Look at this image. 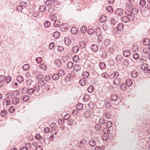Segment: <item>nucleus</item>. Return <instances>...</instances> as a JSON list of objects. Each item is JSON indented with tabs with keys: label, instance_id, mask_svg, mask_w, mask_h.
<instances>
[{
	"label": "nucleus",
	"instance_id": "obj_1",
	"mask_svg": "<svg viewBox=\"0 0 150 150\" xmlns=\"http://www.w3.org/2000/svg\"><path fill=\"white\" fill-rule=\"evenodd\" d=\"M139 11L138 8H133L131 9H126L125 13L127 16H130L133 18L134 17V15L137 14Z\"/></svg>",
	"mask_w": 150,
	"mask_h": 150
},
{
	"label": "nucleus",
	"instance_id": "obj_2",
	"mask_svg": "<svg viewBox=\"0 0 150 150\" xmlns=\"http://www.w3.org/2000/svg\"><path fill=\"white\" fill-rule=\"evenodd\" d=\"M132 18L130 16H123L121 18V21L124 23L128 22L129 20H131Z\"/></svg>",
	"mask_w": 150,
	"mask_h": 150
},
{
	"label": "nucleus",
	"instance_id": "obj_3",
	"mask_svg": "<svg viewBox=\"0 0 150 150\" xmlns=\"http://www.w3.org/2000/svg\"><path fill=\"white\" fill-rule=\"evenodd\" d=\"M116 15L120 16L122 15L123 13V10L121 8H117L115 11Z\"/></svg>",
	"mask_w": 150,
	"mask_h": 150
},
{
	"label": "nucleus",
	"instance_id": "obj_4",
	"mask_svg": "<svg viewBox=\"0 0 150 150\" xmlns=\"http://www.w3.org/2000/svg\"><path fill=\"white\" fill-rule=\"evenodd\" d=\"M119 75V73L118 72H115L110 75L109 76V77L110 79H112L114 78L117 77Z\"/></svg>",
	"mask_w": 150,
	"mask_h": 150
},
{
	"label": "nucleus",
	"instance_id": "obj_5",
	"mask_svg": "<svg viewBox=\"0 0 150 150\" xmlns=\"http://www.w3.org/2000/svg\"><path fill=\"white\" fill-rule=\"evenodd\" d=\"M81 66L79 64H76L74 66L73 68V70L75 71H78L81 69Z\"/></svg>",
	"mask_w": 150,
	"mask_h": 150
},
{
	"label": "nucleus",
	"instance_id": "obj_6",
	"mask_svg": "<svg viewBox=\"0 0 150 150\" xmlns=\"http://www.w3.org/2000/svg\"><path fill=\"white\" fill-rule=\"evenodd\" d=\"M84 115L86 117H90L91 116L92 113L90 110H87L84 112Z\"/></svg>",
	"mask_w": 150,
	"mask_h": 150
},
{
	"label": "nucleus",
	"instance_id": "obj_7",
	"mask_svg": "<svg viewBox=\"0 0 150 150\" xmlns=\"http://www.w3.org/2000/svg\"><path fill=\"white\" fill-rule=\"evenodd\" d=\"M55 65L58 67H60L61 65L62 62L59 59H57L54 61Z\"/></svg>",
	"mask_w": 150,
	"mask_h": 150
},
{
	"label": "nucleus",
	"instance_id": "obj_8",
	"mask_svg": "<svg viewBox=\"0 0 150 150\" xmlns=\"http://www.w3.org/2000/svg\"><path fill=\"white\" fill-rule=\"evenodd\" d=\"M130 52L128 50H126L124 51L123 54L126 57H129L130 54Z\"/></svg>",
	"mask_w": 150,
	"mask_h": 150
},
{
	"label": "nucleus",
	"instance_id": "obj_9",
	"mask_svg": "<svg viewBox=\"0 0 150 150\" xmlns=\"http://www.w3.org/2000/svg\"><path fill=\"white\" fill-rule=\"evenodd\" d=\"M5 80L4 77H3V75L0 76V87H2L4 84V81Z\"/></svg>",
	"mask_w": 150,
	"mask_h": 150
},
{
	"label": "nucleus",
	"instance_id": "obj_10",
	"mask_svg": "<svg viewBox=\"0 0 150 150\" xmlns=\"http://www.w3.org/2000/svg\"><path fill=\"white\" fill-rule=\"evenodd\" d=\"M138 73L137 71L135 70L132 71L131 73V76L133 78H136L138 76Z\"/></svg>",
	"mask_w": 150,
	"mask_h": 150
},
{
	"label": "nucleus",
	"instance_id": "obj_11",
	"mask_svg": "<svg viewBox=\"0 0 150 150\" xmlns=\"http://www.w3.org/2000/svg\"><path fill=\"white\" fill-rule=\"evenodd\" d=\"M64 42L66 45H69L71 43V41L69 38L66 37L64 39Z\"/></svg>",
	"mask_w": 150,
	"mask_h": 150
},
{
	"label": "nucleus",
	"instance_id": "obj_12",
	"mask_svg": "<svg viewBox=\"0 0 150 150\" xmlns=\"http://www.w3.org/2000/svg\"><path fill=\"white\" fill-rule=\"evenodd\" d=\"M100 21L102 23H104L107 20V17L103 15L100 18Z\"/></svg>",
	"mask_w": 150,
	"mask_h": 150
},
{
	"label": "nucleus",
	"instance_id": "obj_13",
	"mask_svg": "<svg viewBox=\"0 0 150 150\" xmlns=\"http://www.w3.org/2000/svg\"><path fill=\"white\" fill-rule=\"evenodd\" d=\"M45 83L43 80L39 81L38 83V86L40 88L43 87L45 85Z\"/></svg>",
	"mask_w": 150,
	"mask_h": 150
},
{
	"label": "nucleus",
	"instance_id": "obj_14",
	"mask_svg": "<svg viewBox=\"0 0 150 150\" xmlns=\"http://www.w3.org/2000/svg\"><path fill=\"white\" fill-rule=\"evenodd\" d=\"M79 84L81 86H85L86 83V81L84 79H81L79 80Z\"/></svg>",
	"mask_w": 150,
	"mask_h": 150
},
{
	"label": "nucleus",
	"instance_id": "obj_15",
	"mask_svg": "<svg viewBox=\"0 0 150 150\" xmlns=\"http://www.w3.org/2000/svg\"><path fill=\"white\" fill-rule=\"evenodd\" d=\"M79 50V47L77 46H75L74 47L72 50V52L74 53H77Z\"/></svg>",
	"mask_w": 150,
	"mask_h": 150
},
{
	"label": "nucleus",
	"instance_id": "obj_16",
	"mask_svg": "<svg viewBox=\"0 0 150 150\" xmlns=\"http://www.w3.org/2000/svg\"><path fill=\"white\" fill-rule=\"evenodd\" d=\"M19 101V98L17 97H14L12 100L13 103L14 105H16L18 104Z\"/></svg>",
	"mask_w": 150,
	"mask_h": 150
},
{
	"label": "nucleus",
	"instance_id": "obj_17",
	"mask_svg": "<svg viewBox=\"0 0 150 150\" xmlns=\"http://www.w3.org/2000/svg\"><path fill=\"white\" fill-rule=\"evenodd\" d=\"M71 31L72 33L76 34L77 32V28L75 27H72L71 29Z\"/></svg>",
	"mask_w": 150,
	"mask_h": 150
},
{
	"label": "nucleus",
	"instance_id": "obj_18",
	"mask_svg": "<svg viewBox=\"0 0 150 150\" xmlns=\"http://www.w3.org/2000/svg\"><path fill=\"white\" fill-rule=\"evenodd\" d=\"M96 142L94 139L91 140L89 142V144L92 147L95 146L96 145Z\"/></svg>",
	"mask_w": 150,
	"mask_h": 150
},
{
	"label": "nucleus",
	"instance_id": "obj_19",
	"mask_svg": "<svg viewBox=\"0 0 150 150\" xmlns=\"http://www.w3.org/2000/svg\"><path fill=\"white\" fill-rule=\"evenodd\" d=\"M17 80L18 82L21 83L23 81L24 79L22 76H19L17 77Z\"/></svg>",
	"mask_w": 150,
	"mask_h": 150
},
{
	"label": "nucleus",
	"instance_id": "obj_20",
	"mask_svg": "<svg viewBox=\"0 0 150 150\" xmlns=\"http://www.w3.org/2000/svg\"><path fill=\"white\" fill-rule=\"evenodd\" d=\"M67 66L68 68L69 69H71L74 66L73 62H68Z\"/></svg>",
	"mask_w": 150,
	"mask_h": 150
},
{
	"label": "nucleus",
	"instance_id": "obj_21",
	"mask_svg": "<svg viewBox=\"0 0 150 150\" xmlns=\"http://www.w3.org/2000/svg\"><path fill=\"white\" fill-rule=\"evenodd\" d=\"M46 7L45 6H41L39 8V11L40 12H44L46 11Z\"/></svg>",
	"mask_w": 150,
	"mask_h": 150
},
{
	"label": "nucleus",
	"instance_id": "obj_22",
	"mask_svg": "<svg viewBox=\"0 0 150 150\" xmlns=\"http://www.w3.org/2000/svg\"><path fill=\"white\" fill-rule=\"evenodd\" d=\"M91 49L93 51L96 52L98 50V46L96 44L93 45L91 47Z\"/></svg>",
	"mask_w": 150,
	"mask_h": 150
},
{
	"label": "nucleus",
	"instance_id": "obj_23",
	"mask_svg": "<svg viewBox=\"0 0 150 150\" xmlns=\"http://www.w3.org/2000/svg\"><path fill=\"white\" fill-rule=\"evenodd\" d=\"M96 33L98 36H101L102 34V32L100 28H96Z\"/></svg>",
	"mask_w": 150,
	"mask_h": 150
},
{
	"label": "nucleus",
	"instance_id": "obj_24",
	"mask_svg": "<svg viewBox=\"0 0 150 150\" xmlns=\"http://www.w3.org/2000/svg\"><path fill=\"white\" fill-rule=\"evenodd\" d=\"M132 81L130 79H127L126 81V84L128 86H130L132 84Z\"/></svg>",
	"mask_w": 150,
	"mask_h": 150
},
{
	"label": "nucleus",
	"instance_id": "obj_25",
	"mask_svg": "<svg viewBox=\"0 0 150 150\" xmlns=\"http://www.w3.org/2000/svg\"><path fill=\"white\" fill-rule=\"evenodd\" d=\"M89 75V73L88 71L84 72L82 74V76L83 79H86L88 77Z\"/></svg>",
	"mask_w": 150,
	"mask_h": 150
},
{
	"label": "nucleus",
	"instance_id": "obj_26",
	"mask_svg": "<svg viewBox=\"0 0 150 150\" xmlns=\"http://www.w3.org/2000/svg\"><path fill=\"white\" fill-rule=\"evenodd\" d=\"M100 53L101 57L103 58H105L107 57V54L106 52L105 51H101Z\"/></svg>",
	"mask_w": 150,
	"mask_h": 150
},
{
	"label": "nucleus",
	"instance_id": "obj_27",
	"mask_svg": "<svg viewBox=\"0 0 150 150\" xmlns=\"http://www.w3.org/2000/svg\"><path fill=\"white\" fill-rule=\"evenodd\" d=\"M52 85H53V84L47 85L45 87V90L46 91H49L51 89V86Z\"/></svg>",
	"mask_w": 150,
	"mask_h": 150
},
{
	"label": "nucleus",
	"instance_id": "obj_28",
	"mask_svg": "<svg viewBox=\"0 0 150 150\" xmlns=\"http://www.w3.org/2000/svg\"><path fill=\"white\" fill-rule=\"evenodd\" d=\"M148 67L147 65L146 64L144 63L141 66V69L144 71H145L146 69H147Z\"/></svg>",
	"mask_w": 150,
	"mask_h": 150
},
{
	"label": "nucleus",
	"instance_id": "obj_29",
	"mask_svg": "<svg viewBox=\"0 0 150 150\" xmlns=\"http://www.w3.org/2000/svg\"><path fill=\"white\" fill-rule=\"evenodd\" d=\"M51 24L50 22L48 21H46L44 22V25L46 28H48L50 27Z\"/></svg>",
	"mask_w": 150,
	"mask_h": 150
},
{
	"label": "nucleus",
	"instance_id": "obj_30",
	"mask_svg": "<svg viewBox=\"0 0 150 150\" xmlns=\"http://www.w3.org/2000/svg\"><path fill=\"white\" fill-rule=\"evenodd\" d=\"M149 42V40L148 38H146L143 39V43L145 45H147Z\"/></svg>",
	"mask_w": 150,
	"mask_h": 150
},
{
	"label": "nucleus",
	"instance_id": "obj_31",
	"mask_svg": "<svg viewBox=\"0 0 150 150\" xmlns=\"http://www.w3.org/2000/svg\"><path fill=\"white\" fill-rule=\"evenodd\" d=\"M59 34L60 33L59 32L56 31L54 33L53 36L54 38L56 39L59 36Z\"/></svg>",
	"mask_w": 150,
	"mask_h": 150
},
{
	"label": "nucleus",
	"instance_id": "obj_32",
	"mask_svg": "<svg viewBox=\"0 0 150 150\" xmlns=\"http://www.w3.org/2000/svg\"><path fill=\"white\" fill-rule=\"evenodd\" d=\"M120 83V81L119 79L116 78L114 80L113 83L116 85H118Z\"/></svg>",
	"mask_w": 150,
	"mask_h": 150
},
{
	"label": "nucleus",
	"instance_id": "obj_33",
	"mask_svg": "<svg viewBox=\"0 0 150 150\" xmlns=\"http://www.w3.org/2000/svg\"><path fill=\"white\" fill-rule=\"evenodd\" d=\"M7 111L5 110H2L0 113L1 116L2 117H5L7 114Z\"/></svg>",
	"mask_w": 150,
	"mask_h": 150
},
{
	"label": "nucleus",
	"instance_id": "obj_34",
	"mask_svg": "<svg viewBox=\"0 0 150 150\" xmlns=\"http://www.w3.org/2000/svg\"><path fill=\"white\" fill-rule=\"evenodd\" d=\"M83 105L81 103L78 104L76 106V108L79 110H81L83 109Z\"/></svg>",
	"mask_w": 150,
	"mask_h": 150
},
{
	"label": "nucleus",
	"instance_id": "obj_35",
	"mask_svg": "<svg viewBox=\"0 0 150 150\" xmlns=\"http://www.w3.org/2000/svg\"><path fill=\"white\" fill-rule=\"evenodd\" d=\"M110 44V41L109 39H106L104 42V44L106 46H108Z\"/></svg>",
	"mask_w": 150,
	"mask_h": 150
},
{
	"label": "nucleus",
	"instance_id": "obj_36",
	"mask_svg": "<svg viewBox=\"0 0 150 150\" xmlns=\"http://www.w3.org/2000/svg\"><path fill=\"white\" fill-rule=\"evenodd\" d=\"M99 66L100 68L102 69H104L105 68V64L103 62H100L99 63Z\"/></svg>",
	"mask_w": 150,
	"mask_h": 150
},
{
	"label": "nucleus",
	"instance_id": "obj_37",
	"mask_svg": "<svg viewBox=\"0 0 150 150\" xmlns=\"http://www.w3.org/2000/svg\"><path fill=\"white\" fill-rule=\"evenodd\" d=\"M123 28V25L122 23H119L117 26V29L119 30H122Z\"/></svg>",
	"mask_w": 150,
	"mask_h": 150
},
{
	"label": "nucleus",
	"instance_id": "obj_38",
	"mask_svg": "<svg viewBox=\"0 0 150 150\" xmlns=\"http://www.w3.org/2000/svg\"><path fill=\"white\" fill-rule=\"evenodd\" d=\"M12 80V78L11 76H7L6 78L5 79V81L6 83H8L10 82Z\"/></svg>",
	"mask_w": 150,
	"mask_h": 150
},
{
	"label": "nucleus",
	"instance_id": "obj_39",
	"mask_svg": "<svg viewBox=\"0 0 150 150\" xmlns=\"http://www.w3.org/2000/svg\"><path fill=\"white\" fill-rule=\"evenodd\" d=\"M117 99V96L116 95H113L111 96V99L112 101H115Z\"/></svg>",
	"mask_w": 150,
	"mask_h": 150
},
{
	"label": "nucleus",
	"instance_id": "obj_40",
	"mask_svg": "<svg viewBox=\"0 0 150 150\" xmlns=\"http://www.w3.org/2000/svg\"><path fill=\"white\" fill-rule=\"evenodd\" d=\"M126 6L127 8V9H132L133 7V4H132L130 3H127L126 4Z\"/></svg>",
	"mask_w": 150,
	"mask_h": 150
},
{
	"label": "nucleus",
	"instance_id": "obj_41",
	"mask_svg": "<svg viewBox=\"0 0 150 150\" xmlns=\"http://www.w3.org/2000/svg\"><path fill=\"white\" fill-rule=\"evenodd\" d=\"M22 68L25 71L27 70L29 68V65L28 64H25L23 66Z\"/></svg>",
	"mask_w": 150,
	"mask_h": 150
},
{
	"label": "nucleus",
	"instance_id": "obj_42",
	"mask_svg": "<svg viewBox=\"0 0 150 150\" xmlns=\"http://www.w3.org/2000/svg\"><path fill=\"white\" fill-rule=\"evenodd\" d=\"M95 129L97 131H100L102 129V127L100 125L98 124H97L95 126Z\"/></svg>",
	"mask_w": 150,
	"mask_h": 150
},
{
	"label": "nucleus",
	"instance_id": "obj_43",
	"mask_svg": "<svg viewBox=\"0 0 150 150\" xmlns=\"http://www.w3.org/2000/svg\"><path fill=\"white\" fill-rule=\"evenodd\" d=\"M133 57L134 59L137 60L139 58V55L138 53H135L133 54Z\"/></svg>",
	"mask_w": 150,
	"mask_h": 150
},
{
	"label": "nucleus",
	"instance_id": "obj_44",
	"mask_svg": "<svg viewBox=\"0 0 150 150\" xmlns=\"http://www.w3.org/2000/svg\"><path fill=\"white\" fill-rule=\"evenodd\" d=\"M88 92L89 93H92L94 91V88L93 86H90L87 89Z\"/></svg>",
	"mask_w": 150,
	"mask_h": 150
},
{
	"label": "nucleus",
	"instance_id": "obj_45",
	"mask_svg": "<svg viewBox=\"0 0 150 150\" xmlns=\"http://www.w3.org/2000/svg\"><path fill=\"white\" fill-rule=\"evenodd\" d=\"M86 30H87L85 26H82L81 28V32L82 33H85L86 32Z\"/></svg>",
	"mask_w": 150,
	"mask_h": 150
},
{
	"label": "nucleus",
	"instance_id": "obj_46",
	"mask_svg": "<svg viewBox=\"0 0 150 150\" xmlns=\"http://www.w3.org/2000/svg\"><path fill=\"white\" fill-rule=\"evenodd\" d=\"M59 76L57 74H55L52 76V79L54 80H57L59 78Z\"/></svg>",
	"mask_w": 150,
	"mask_h": 150
},
{
	"label": "nucleus",
	"instance_id": "obj_47",
	"mask_svg": "<svg viewBox=\"0 0 150 150\" xmlns=\"http://www.w3.org/2000/svg\"><path fill=\"white\" fill-rule=\"evenodd\" d=\"M89 99V97L88 95L85 94L83 96V100L85 101H88Z\"/></svg>",
	"mask_w": 150,
	"mask_h": 150
},
{
	"label": "nucleus",
	"instance_id": "obj_48",
	"mask_svg": "<svg viewBox=\"0 0 150 150\" xmlns=\"http://www.w3.org/2000/svg\"><path fill=\"white\" fill-rule=\"evenodd\" d=\"M54 25L56 27H59L60 25V22L58 21L55 20Z\"/></svg>",
	"mask_w": 150,
	"mask_h": 150
},
{
	"label": "nucleus",
	"instance_id": "obj_49",
	"mask_svg": "<svg viewBox=\"0 0 150 150\" xmlns=\"http://www.w3.org/2000/svg\"><path fill=\"white\" fill-rule=\"evenodd\" d=\"M30 97L28 96H25L23 98V100L24 101H27L29 100Z\"/></svg>",
	"mask_w": 150,
	"mask_h": 150
},
{
	"label": "nucleus",
	"instance_id": "obj_50",
	"mask_svg": "<svg viewBox=\"0 0 150 150\" xmlns=\"http://www.w3.org/2000/svg\"><path fill=\"white\" fill-rule=\"evenodd\" d=\"M59 76H64L65 75V72L64 71L62 70H60L58 71Z\"/></svg>",
	"mask_w": 150,
	"mask_h": 150
},
{
	"label": "nucleus",
	"instance_id": "obj_51",
	"mask_svg": "<svg viewBox=\"0 0 150 150\" xmlns=\"http://www.w3.org/2000/svg\"><path fill=\"white\" fill-rule=\"evenodd\" d=\"M139 4L141 6H143L145 5L146 1L144 0H142L139 1Z\"/></svg>",
	"mask_w": 150,
	"mask_h": 150
},
{
	"label": "nucleus",
	"instance_id": "obj_52",
	"mask_svg": "<svg viewBox=\"0 0 150 150\" xmlns=\"http://www.w3.org/2000/svg\"><path fill=\"white\" fill-rule=\"evenodd\" d=\"M28 93L30 95H31L34 92V89L31 88L28 90Z\"/></svg>",
	"mask_w": 150,
	"mask_h": 150
},
{
	"label": "nucleus",
	"instance_id": "obj_53",
	"mask_svg": "<svg viewBox=\"0 0 150 150\" xmlns=\"http://www.w3.org/2000/svg\"><path fill=\"white\" fill-rule=\"evenodd\" d=\"M123 64L125 66H128L129 64L128 60L127 59H125L123 61Z\"/></svg>",
	"mask_w": 150,
	"mask_h": 150
},
{
	"label": "nucleus",
	"instance_id": "obj_54",
	"mask_svg": "<svg viewBox=\"0 0 150 150\" xmlns=\"http://www.w3.org/2000/svg\"><path fill=\"white\" fill-rule=\"evenodd\" d=\"M79 56L76 55H75L73 57V61L75 62H77L79 60Z\"/></svg>",
	"mask_w": 150,
	"mask_h": 150
},
{
	"label": "nucleus",
	"instance_id": "obj_55",
	"mask_svg": "<svg viewBox=\"0 0 150 150\" xmlns=\"http://www.w3.org/2000/svg\"><path fill=\"white\" fill-rule=\"evenodd\" d=\"M45 4L47 6H50L52 4V1L51 0H47L45 2Z\"/></svg>",
	"mask_w": 150,
	"mask_h": 150
},
{
	"label": "nucleus",
	"instance_id": "obj_56",
	"mask_svg": "<svg viewBox=\"0 0 150 150\" xmlns=\"http://www.w3.org/2000/svg\"><path fill=\"white\" fill-rule=\"evenodd\" d=\"M42 59L41 57H38L36 59V62L38 63H40L42 61Z\"/></svg>",
	"mask_w": 150,
	"mask_h": 150
},
{
	"label": "nucleus",
	"instance_id": "obj_57",
	"mask_svg": "<svg viewBox=\"0 0 150 150\" xmlns=\"http://www.w3.org/2000/svg\"><path fill=\"white\" fill-rule=\"evenodd\" d=\"M103 133L105 134H108L110 132V129H109L105 128L103 130Z\"/></svg>",
	"mask_w": 150,
	"mask_h": 150
},
{
	"label": "nucleus",
	"instance_id": "obj_58",
	"mask_svg": "<svg viewBox=\"0 0 150 150\" xmlns=\"http://www.w3.org/2000/svg\"><path fill=\"white\" fill-rule=\"evenodd\" d=\"M55 45V44L54 42H52L50 43L49 45V47L50 49H52L53 48Z\"/></svg>",
	"mask_w": 150,
	"mask_h": 150
},
{
	"label": "nucleus",
	"instance_id": "obj_59",
	"mask_svg": "<svg viewBox=\"0 0 150 150\" xmlns=\"http://www.w3.org/2000/svg\"><path fill=\"white\" fill-rule=\"evenodd\" d=\"M40 69H42L44 70H46V65L44 64H42L41 65L39 66Z\"/></svg>",
	"mask_w": 150,
	"mask_h": 150
},
{
	"label": "nucleus",
	"instance_id": "obj_60",
	"mask_svg": "<svg viewBox=\"0 0 150 150\" xmlns=\"http://www.w3.org/2000/svg\"><path fill=\"white\" fill-rule=\"evenodd\" d=\"M16 9L18 12H20L22 11L23 8L22 6L20 5L17 6Z\"/></svg>",
	"mask_w": 150,
	"mask_h": 150
},
{
	"label": "nucleus",
	"instance_id": "obj_61",
	"mask_svg": "<svg viewBox=\"0 0 150 150\" xmlns=\"http://www.w3.org/2000/svg\"><path fill=\"white\" fill-rule=\"evenodd\" d=\"M106 125L107 127L110 128L112 127V124L111 122L108 121L106 123Z\"/></svg>",
	"mask_w": 150,
	"mask_h": 150
},
{
	"label": "nucleus",
	"instance_id": "obj_62",
	"mask_svg": "<svg viewBox=\"0 0 150 150\" xmlns=\"http://www.w3.org/2000/svg\"><path fill=\"white\" fill-rule=\"evenodd\" d=\"M99 122L101 125H103L105 123V120L103 118H101L99 120Z\"/></svg>",
	"mask_w": 150,
	"mask_h": 150
},
{
	"label": "nucleus",
	"instance_id": "obj_63",
	"mask_svg": "<svg viewBox=\"0 0 150 150\" xmlns=\"http://www.w3.org/2000/svg\"><path fill=\"white\" fill-rule=\"evenodd\" d=\"M43 78V76L41 74L38 75L37 76V79L38 80L42 79Z\"/></svg>",
	"mask_w": 150,
	"mask_h": 150
},
{
	"label": "nucleus",
	"instance_id": "obj_64",
	"mask_svg": "<svg viewBox=\"0 0 150 150\" xmlns=\"http://www.w3.org/2000/svg\"><path fill=\"white\" fill-rule=\"evenodd\" d=\"M94 31L92 29H90L88 30V33L90 35L93 34L94 33Z\"/></svg>",
	"mask_w": 150,
	"mask_h": 150
}]
</instances>
